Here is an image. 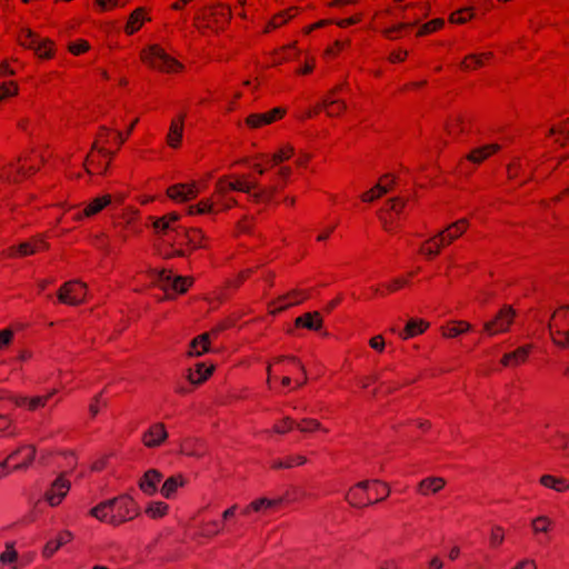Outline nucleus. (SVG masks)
Returning a JSON list of instances; mask_svg holds the SVG:
<instances>
[{"instance_id": "c85d7f7f", "label": "nucleus", "mask_w": 569, "mask_h": 569, "mask_svg": "<svg viewBox=\"0 0 569 569\" xmlns=\"http://www.w3.org/2000/svg\"><path fill=\"white\" fill-rule=\"evenodd\" d=\"M22 452L24 453V458L21 462L14 465L12 467V470H24L29 468V466L32 463V461L36 458V447L32 445H27L21 447Z\"/></svg>"}, {"instance_id": "052dcab7", "label": "nucleus", "mask_w": 569, "mask_h": 569, "mask_svg": "<svg viewBox=\"0 0 569 569\" xmlns=\"http://www.w3.org/2000/svg\"><path fill=\"white\" fill-rule=\"evenodd\" d=\"M401 204L402 207L406 206V200L402 199V198H399V197H395V198H390L388 201H387V204H388V211H392L395 212L397 210V206L398 204Z\"/></svg>"}, {"instance_id": "39448f33", "label": "nucleus", "mask_w": 569, "mask_h": 569, "mask_svg": "<svg viewBox=\"0 0 569 569\" xmlns=\"http://www.w3.org/2000/svg\"><path fill=\"white\" fill-rule=\"evenodd\" d=\"M142 60L151 67L162 71L171 72L181 68V64L168 56L163 49L158 46H151L148 52L142 53Z\"/></svg>"}, {"instance_id": "b1692460", "label": "nucleus", "mask_w": 569, "mask_h": 569, "mask_svg": "<svg viewBox=\"0 0 569 569\" xmlns=\"http://www.w3.org/2000/svg\"><path fill=\"white\" fill-rule=\"evenodd\" d=\"M320 108L327 109V114L335 117L346 110V103L341 100L335 99L332 96L327 97L322 100Z\"/></svg>"}, {"instance_id": "49530a36", "label": "nucleus", "mask_w": 569, "mask_h": 569, "mask_svg": "<svg viewBox=\"0 0 569 569\" xmlns=\"http://www.w3.org/2000/svg\"><path fill=\"white\" fill-rule=\"evenodd\" d=\"M17 551L13 548L12 543H7L6 550L0 556V561L2 563H11L17 559Z\"/></svg>"}, {"instance_id": "f257e3e1", "label": "nucleus", "mask_w": 569, "mask_h": 569, "mask_svg": "<svg viewBox=\"0 0 569 569\" xmlns=\"http://www.w3.org/2000/svg\"><path fill=\"white\" fill-rule=\"evenodd\" d=\"M96 519L119 526L139 515L134 501L128 496H120L102 501L90 510Z\"/></svg>"}, {"instance_id": "c9c22d12", "label": "nucleus", "mask_w": 569, "mask_h": 569, "mask_svg": "<svg viewBox=\"0 0 569 569\" xmlns=\"http://www.w3.org/2000/svg\"><path fill=\"white\" fill-rule=\"evenodd\" d=\"M308 296L301 291H292L288 296H284L282 300L284 301L283 305H281L278 309H284L289 306L298 305L301 301H303Z\"/></svg>"}, {"instance_id": "cd10ccee", "label": "nucleus", "mask_w": 569, "mask_h": 569, "mask_svg": "<svg viewBox=\"0 0 569 569\" xmlns=\"http://www.w3.org/2000/svg\"><path fill=\"white\" fill-rule=\"evenodd\" d=\"M37 252V246H33V242H22L17 248L11 247L8 251H3L2 256L13 257L16 254L19 256H29Z\"/></svg>"}, {"instance_id": "f8f14e48", "label": "nucleus", "mask_w": 569, "mask_h": 569, "mask_svg": "<svg viewBox=\"0 0 569 569\" xmlns=\"http://www.w3.org/2000/svg\"><path fill=\"white\" fill-rule=\"evenodd\" d=\"M168 438V432L163 423L152 425L143 435L142 442L147 448H156L162 445Z\"/></svg>"}, {"instance_id": "a19ab883", "label": "nucleus", "mask_w": 569, "mask_h": 569, "mask_svg": "<svg viewBox=\"0 0 569 569\" xmlns=\"http://www.w3.org/2000/svg\"><path fill=\"white\" fill-rule=\"evenodd\" d=\"M531 346H522L511 352L512 365H519L527 360Z\"/></svg>"}, {"instance_id": "0eeeda50", "label": "nucleus", "mask_w": 569, "mask_h": 569, "mask_svg": "<svg viewBox=\"0 0 569 569\" xmlns=\"http://www.w3.org/2000/svg\"><path fill=\"white\" fill-rule=\"evenodd\" d=\"M21 46L34 50L41 58H50L52 56V42L49 39L39 38L30 29H22L19 36Z\"/></svg>"}, {"instance_id": "72a5a7b5", "label": "nucleus", "mask_w": 569, "mask_h": 569, "mask_svg": "<svg viewBox=\"0 0 569 569\" xmlns=\"http://www.w3.org/2000/svg\"><path fill=\"white\" fill-rule=\"evenodd\" d=\"M491 52H486L480 56L477 54H470L461 63V67L463 69H471L476 67L482 66V58L489 59L491 57Z\"/></svg>"}, {"instance_id": "423d86ee", "label": "nucleus", "mask_w": 569, "mask_h": 569, "mask_svg": "<svg viewBox=\"0 0 569 569\" xmlns=\"http://www.w3.org/2000/svg\"><path fill=\"white\" fill-rule=\"evenodd\" d=\"M516 317L511 306H503L492 320L483 323V331L489 336L507 332Z\"/></svg>"}, {"instance_id": "09e8293b", "label": "nucleus", "mask_w": 569, "mask_h": 569, "mask_svg": "<svg viewBox=\"0 0 569 569\" xmlns=\"http://www.w3.org/2000/svg\"><path fill=\"white\" fill-rule=\"evenodd\" d=\"M550 526V521L546 517H538L532 521V528L535 532H547Z\"/></svg>"}, {"instance_id": "412c9836", "label": "nucleus", "mask_w": 569, "mask_h": 569, "mask_svg": "<svg viewBox=\"0 0 569 569\" xmlns=\"http://www.w3.org/2000/svg\"><path fill=\"white\" fill-rule=\"evenodd\" d=\"M500 149V146L497 143L487 144L480 148L472 150L467 159L473 163H480L485 159H487L491 153L497 152Z\"/></svg>"}, {"instance_id": "8fccbe9b", "label": "nucleus", "mask_w": 569, "mask_h": 569, "mask_svg": "<svg viewBox=\"0 0 569 569\" xmlns=\"http://www.w3.org/2000/svg\"><path fill=\"white\" fill-rule=\"evenodd\" d=\"M291 18V16H288L287 13H280L276 16L266 27L264 32H269L270 29H274L280 27L282 23L288 21Z\"/></svg>"}, {"instance_id": "bb28decb", "label": "nucleus", "mask_w": 569, "mask_h": 569, "mask_svg": "<svg viewBox=\"0 0 569 569\" xmlns=\"http://www.w3.org/2000/svg\"><path fill=\"white\" fill-rule=\"evenodd\" d=\"M111 202L110 196L99 197L92 200L86 209L83 210V216L91 217L98 212H100L104 207H107Z\"/></svg>"}, {"instance_id": "69168bd1", "label": "nucleus", "mask_w": 569, "mask_h": 569, "mask_svg": "<svg viewBox=\"0 0 569 569\" xmlns=\"http://www.w3.org/2000/svg\"><path fill=\"white\" fill-rule=\"evenodd\" d=\"M221 530H222V527L217 521H212L207 525V535H217Z\"/></svg>"}, {"instance_id": "bf43d9fd", "label": "nucleus", "mask_w": 569, "mask_h": 569, "mask_svg": "<svg viewBox=\"0 0 569 569\" xmlns=\"http://www.w3.org/2000/svg\"><path fill=\"white\" fill-rule=\"evenodd\" d=\"M293 427H296V422L293 420L287 418L283 421V426H276L274 427V431L278 432V433H284L288 430L292 429Z\"/></svg>"}, {"instance_id": "a18cd8bd", "label": "nucleus", "mask_w": 569, "mask_h": 569, "mask_svg": "<svg viewBox=\"0 0 569 569\" xmlns=\"http://www.w3.org/2000/svg\"><path fill=\"white\" fill-rule=\"evenodd\" d=\"M211 210L212 203L210 202V200H202L198 204L189 207L190 214L211 212Z\"/></svg>"}, {"instance_id": "2f4dec72", "label": "nucleus", "mask_w": 569, "mask_h": 569, "mask_svg": "<svg viewBox=\"0 0 569 569\" xmlns=\"http://www.w3.org/2000/svg\"><path fill=\"white\" fill-rule=\"evenodd\" d=\"M168 505L162 501L152 502L149 505V507L146 509V513L153 518H161L163 517L168 511Z\"/></svg>"}, {"instance_id": "1a4fd4ad", "label": "nucleus", "mask_w": 569, "mask_h": 569, "mask_svg": "<svg viewBox=\"0 0 569 569\" xmlns=\"http://www.w3.org/2000/svg\"><path fill=\"white\" fill-rule=\"evenodd\" d=\"M86 283L78 280L66 282L58 291V299L60 302L77 306L84 301Z\"/></svg>"}, {"instance_id": "338daca9", "label": "nucleus", "mask_w": 569, "mask_h": 569, "mask_svg": "<svg viewBox=\"0 0 569 569\" xmlns=\"http://www.w3.org/2000/svg\"><path fill=\"white\" fill-rule=\"evenodd\" d=\"M443 568V561L439 557H433L430 560L429 569H442Z\"/></svg>"}, {"instance_id": "ea45409f", "label": "nucleus", "mask_w": 569, "mask_h": 569, "mask_svg": "<svg viewBox=\"0 0 569 569\" xmlns=\"http://www.w3.org/2000/svg\"><path fill=\"white\" fill-rule=\"evenodd\" d=\"M346 499L349 501L350 505L356 506V507H363V506H368V505L372 503V501L369 499L363 501V498L358 492V489L356 490L353 488L349 490V492L346 496Z\"/></svg>"}, {"instance_id": "58836bf2", "label": "nucleus", "mask_w": 569, "mask_h": 569, "mask_svg": "<svg viewBox=\"0 0 569 569\" xmlns=\"http://www.w3.org/2000/svg\"><path fill=\"white\" fill-rule=\"evenodd\" d=\"M257 186H259L257 183ZM254 202H269L272 199L271 193H268L266 188H258L251 190L250 193H247Z\"/></svg>"}, {"instance_id": "c03bdc74", "label": "nucleus", "mask_w": 569, "mask_h": 569, "mask_svg": "<svg viewBox=\"0 0 569 569\" xmlns=\"http://www.w3.org/2000/svg\"><path fill=\"white\" fill-rule=\"evenodd\" d=\"M18 93V87L14 82L0 84V101L8 97L16 96Z\"/></svg>"}, {"instance_id": "f3484780", "label": "nucleus", "mask_w": 569, "mask_h": 569, "mask_svg": "<svg viewBox=\"0 0 569 569\" xmlns=\"http://www.w3.org/2000/svg\"><path fill=\"white\" fill-rule=\"evenodd\" d=\"M445 485H446V481L443 478L430 477V478H426L419 482L418 491L423 496H427L430 492L437 493L443 488Z\"/></svg>"}, {"instance_id": "a211bd4d", "label": "nucleus", "mask_w": 569, "mask_h": 569, "mask_svg": "<svg viewBox=\"0 0 569 569\" xmlns=\"http://www.w3.org/2000/svg\"><path fill=\"white\" fill-rule=\"evenodd\" d=\"M297 327H303L309 330H319L322 326V319L319 312H307L298 317L295 321Z\"/></svg>"}, {"instance_id": "dca6fc26", "label": "nucleus", "mask_w": 569, "mask_h": 569, "mask_svg": "<svg viewBox=\"0 0 569 569\" xmlns=\"http://www.w3.org/2000/svg\"><path fill=\"white\" fill-rule=\"evenodd\" d=\"M178 220L179 216L177 213H170L168 216L157 219L153 222V228L157 233L169 236V233L177 229L176 227H173V223H176Z\"/></svg>"}, {"instance_id": "a878e982", "label": "nucleus", "mask_w": 569, "mask_h": 569, "mask_svg": "<svg viewBox=\"0 0 569 569\" xmlns=\"http://www.w3.org/2000/svg\"><path fill=\"white\" fill-rule=\"evenodd\" d=\"M540 483L547 488H551L556 491H565L569 488V481L562 478H556L550 475H545L540 478Z\"/></svg>"}, {"instance_id": "9d476101", "label": "nucleus", "mask_w": 569, "mask_h": 569, "mask_svg": "<svg viewBox=\"0 0 569 569\" xmlns=\"http://www.w3.org/2000/svg\"><path fill=\"white\" fill-rule=\"evenodd\" d=\"M70 490V482L60 475L46 492L44 498L51 507L58 506Z\"/></svg>"}, {"instance_id": "5fc2aeb1", "label": "nucleus", "mask_w": 569, "mask_h": 569, "mask_svg": "<svg viewBox=\"0 0 569 569\" xmlns=\"http://www.w3.org/2000/svg\"><path fill=\"white\" fill-rule=\"evenodd\" d=\"M89 49V43L84 40H79L77 43H71L69 46L70 52L73 54H80Z\"/></svg>"}, {"instance_id": "3c124183", "label": "nucleus", "mask_w": 569, "mask_h": 569, "mask_svg": "<svg viewBox=\"0 0 569 569\" xmlns=\"http://www.w3.org/2000/svg\"><path fill=\"white\" fill-rule=\"evenodd\" d=\"M416 22L413 23H398L391 28H388L383 31V34L389 38V39H396L398 36L396 34L397 32H399L400 30L402 29H406L410 26H413Z\"/></svg>"}, {"instance_id": "7ed1b4c3", "label": "nucleus", "mask_w": 569, "mask_h": 569, "mask_svg": "<svg viewBox=\"0 0 569 569\" xmlns=\"http://www.w3.org/2000/svg\"><path fill=\"white\" fill-rule=\"evenodd\" d=\"M231 18V11L228 7L216 4L203 8L194 17L196 27L199 30L210 29L218 32L223 29Z\"/></svg>"}, {"instance_id": "0e129e2a", "label": "nucleus", "mask_w": 569, "mask_h": 569, "mask_svg": "<svg viewBox=\"0 0 569 569\" xmlns=\"http://www.w3.org/2000/svg\"><path fill=\"white\" fill-rule=\"evenodd\" d=\"M287 462H291L292 467L295 465L301 466V465H305L307 462V458L301 456V455L291 456V457H288Z\"/></svg>"}, {"instance_id": "aec40b11", "label": "nucleus", "mask_w": 569, "mask_h": 569, "mask_svg": "<svg viewBox=\"0 0 569 569\" xmlns=\"http://www.w3.org/2000/svg\"><path fill=\"white\" fill-rule=\"evenodd\" d=\"M209 338V333H202L198 336L196 339H193L190 343V350L188 351V355L190 357H199L207 352L209 350L210 343Z\"/></svg>"}, {"instance_id": "f704fd0d", "label": "nucleus", "mask_w": 569, "mask_h": 569, "mask_svg": "<svg viewBox=\"0 0 569 569\" xmlns=\"http://www.w3.org/2000/svg\"><path fill=\"white\" fill-rule=\"evenodd\" d=\"M280 501H281V499L261 498V499H258V500L251 502L249 508H247L243 512L248 513L249 509H252L254 511H259L261 508H272V507L278 506L280 503Z\"/></svg>"}, {"instance_id": "4c0bfd02", "label": "nucleus", "mask_w": 569, "mask_h": 569, "mask_svg": "<svg viewBox=\"0 0 569 569\" xmlns=\"http://www.w3.org/2000/svg\"><path fill=\"white\" fill-rule=\"evenodd\" d=\"M183 237L186 238V243L191 246L192 248H199L200 240L203 238V234L198 229L184 230Z\"/></svg>"}, {"instance_id": "4be33fe9", "label": "nucleus", "mask_w": 569, "mask_h": 569, "mask_svg": "<svg viewBox=\"0 0 569 569\" xmlns=\"http://www.w3.org/2000/svg\"><path fill=\"white\" fill-rule=\"evenodd\" d=\"M428 328V323L423 320L411 319L407 322L403 331L399 332L402 339H409L422 333Z\"/></svg>"}, {"instance_id": "79ce46f5", "label": "nucleus", "mask_w": 569, "mask_h": 569, "mask_svg": "<svg viewBox=\"0 0 569 569\" xmlns=\"http://www.w3.org/2000/svg\"><path fill=\"white\" fill-rule=\"evenodd\" d=\"M56 390H51L47 396L33 397L28 401L30 410H36L39 407H44L47 401L56 393Z\"/></svg>"}, {"instance_id": "e433bc0d", "label": "nucleus", "mask_w": 569, "mask_h": 569, "mask_svg": "<svg viewBox=\"0 0 569 569\" xmlns=\"http://www.w3.org/2000/svg\"><path fill=\"white\" fill-rule=\"evenodd\" d=\"M296 428L305 433L312 432L315 430H322L320 422L315 419H303L300 423H296ZM323 431L327 430L323 429Z\"/></svg>"}, {"instance_id": "c756f323", "label": "nucleus", "mask_w": 569, "mask_h": 569, "mask_svg": "<svg viewBox=\"0 0 569 569\" xmlns=\"http://www.w3.org/2000/svg\"><path fill=\"white\" fill-rule=\"evenodd\" d=\"M143 21H144L143 9L138 8L137 10H134L131 13V16L129 18V21L127 23V32L130 34L136 32L142 26Z\"/></svg>"}, {"instance_id": "37998d69", "label": "nucleus", "mask_w": 569, "mask_h": 569, "mask_svg": "<svg viewBox=\"0 0 569 569\" xmlns=\"http://www.w3.org/2000/svg\"><path fill=\"white\" fill-rule=\"evenodd\" d=\"M293 154V149L291 147H286L284 149L279 150L276 152L272 158V164L276 166L287 159H289Z\"/></svg>"}, {"instance_id": "2eb2a0df", "label": "nucleus", "mask_w": 569, "mask_h": 569, "mask_svg": "<svg viewBox=\"0 0 569 569\" xmlns=\"http://www.w3.org/2000/svg\"><path fill=\"white\" fill-rule=\"evenodd\" d=\"M73 535L68 530L60 532L57 539L49 540L46 543L42 551L43 556L50 558L60 547L71 541Z\"/></svg>"}, {"instance_id": "4d7b16f0", "label": "nucleus", "mask_w": 569, "mask_h": 569, "mask_svg": "<svg viewBox=\"0 0 569 569\" xmlns=\"http://www.w3.org/2000/svg\"><path fill=\"white\" fill-rule=\"evenodd\" d=\"M490 541L492 546H498L503 541V533L500 527L492 529Z\"/></svg>"}, {"instance_id": "20e7f679", "label": "nucleus", "mask_w": 569, "mask_h": 569, "mask_svg": "<svg viewBox=\"0 0 569 569\" xmlns=\"http://www.w3.org/2000/svg\"><path fill=\"white\" fill-rule=\"evenodd\" d=\"M548 329L557 346L569 347V307H561L552 313Z\"/></svg>"}, {"instance_id": "6ab92c4d", "label": "nucleus", "mask_w": 569, "mask_h": 569, "mask_svg": "<svg viewBox=\"0 0 569 569\" xmlns=\"http://www.w3.org/2000/svg\"><path fill=\"white\" fill-rule=\"evenodd\" d=\"M213 369L212 365L208 367L206 363L199 362L196 365V371H189L188 379L193 385H200L211 376Z\"/></svg>"}, {"instance_id": "473e14b6", "label": "nucleus", "mask_w": 569, "mask_h": 569, "mask_svg": "<svg viewBox=\"0 0 569 569\" xmlns=\"http://www.w3.org/2000/svg\"><path fill=\"white\" fill-rule=\"evenodd\" d=\"M246 122L251 128H258L263 124L272 123V118L269 117V114L267 112L266 113H253L247 118Z\"/></svg>"}, {"instance_id": "603ef678", "label": "nucleus", "mask_w": 569, "mask_h": 569, "mask_svg": "<svg viewBox=\"0 0 569 569\" xmlns=\"http://www.w3.org/2000/svg\"><path fill=\"white\" fill-rule=\"evenodd\" d=\"M186 229L183 228H177L174 231H172L176 236L172 238L170 234L167 236L168 239L166 240L169 244L173 246L174 243L182 244L186 243V238L183 237V231Z\"/></svg>"}, {"instance_id": "ddd939ff", "label": "nucleus", "mask_w": 569, "mask_h": 569, "mask_svg": "<svg viewBox=\"0 0 569 569\" xmlns=\"http://www.w3.org/2000/svg\"><path fill=\"white\" fill-rule=\"evenodd\" d=\"M198 192L199 190L194 182L191 184L178 183L171 186L167 191L172 200L181 202L196 198Z\"/></svg>"}, {"instance_id": "393cba45", "label": "nucleus", "mask_w": 569, "mask_h": 569, "mask_svg": "<svg viewBox=\"0 0 569 569\" xmlns=\"http://www.w3.org/2000/svg\"><path fill=\"white\" fill-rule=\"evenodd\" d=\"M184 483V480L181 476H173V477H170L168 478L162 487H161V495L167 498V499H170L174 492L177 491V489L179 487H182Z\"/></svg>"}, {"instance_id": "e2e57ef3", "label": "nucleus", "mask_w": 569, "mask_h": 569, "mask_svg": "<svg viewBox=\"0 0 569 569\" xmlns=\"http://www.w3.org/2000/svg\"><path fill=\"white\" fill-rule=\"evenodd\" d=\"M461 121H462V119H461V118H457V119L455 120V122H452V123H450V124L448 126V132H449L450 134H453V133H456V132H458V131H459V132H460V131H462L463 129H462V127H461Z\"/></svg>"}, {"instance_id": "9b49d317", "label": "nucleus", "mask_w": 569, "mask_h": 569, "mask_svg": "<svg viewBox=\"0 0 569 569\" xmlns=\"http://www.w3.org/2000/svg\"><path fill=\"white\" fill-rule=\"evenodd\" d=\"M257 187V181H248L244 178L236 179L234 181H228L226 178H221L217 182V191L223 194L228 190L240 191L243 193H250L252 189Z\"/></svg>"}, {"instance_id": "5701e85b", "label": "nucleus", "mask_w": 569, "mask_h": 569, "mask_svg": "<svg viewBox=\"0 0 569 569\" xmlns=\"http://www.w3.org/2000/svg\"><path fill=\"white\" fill-rule=\"evenodd\" d=\"M183 131V116L179 118V120H172L168 133V143L172 148H177L182 138Z\"/></svg>"}, {"instance_id": "de8ad7c7", "label": "nucleus", "mask_w": 569, "mask_h": 569, "mask_svg": "<svg viewBox=\"0 0 569 569\" xmlns=\"http://www.w3.org/2000/svg\"><path fill=\"white\" fill-rule=\"evenodd\" d=\"M443 26V20L435 19L426 24H423L418 31V36H423L439 29Z\"/></svg>"}, {"instance_id": "13d9d810", "label": "nucleus", "mask_w": 569, "mask_h": 569, "mask_svg": "<svg viewBox=\"0 0 569 569\" xmlns=\"http://www.w3.org/2000/svg\"><path fill=\"white\" fill-rule=\"evenodd\" d=\"M13 332L10 329L0 331V348L8 346L11 342Z\"/></svg>"}, {"instance_id": "774afa93", "label": "nucleus", "mask_w": 569, "mask_h": 569, "mask_svg": "<svg viewBox=\"0 0 569 569\" xmlns=\"http://www.w3.org/2000/svg\"><path fill=\"white\" fill-rule=\"evenodd\" d=\"M515 569H537L533 561L523 560L519 562Z\"/></svg>"}, {"instance_id": "4468645a", "label": "nucleus", "mask_w": 569, "mask_h": 569, "mask_svg": "<svg viewBox=\"0 0 569 569\" xmlns=\"http://www.w3.org/2000/svg\"><path fill=\"white\" fill-rule=\"evenodd\" d=\"M162 475L156 469L148 470L139 482L140 489L147 495H153L158 490V483L161 481Z\"/></svg>"}, {"instance_id": "680f3d73", "label": "nucleus", "mask_w": 569, "mask_h": 569, "mask_svg": "<svg viewBox=\"0 0 569 569\" xmlns=\"http://www.w3.org/2000/svg\"><path fill=\"white\" fill-rule=\"evenodd\" d=\"M370 347L375 350L382 351L385 348V341L381 336L373 337L370 339Z\"/></svg>"}, {"instance_id": "7c9ffc66", "label": "nucleus", "mask_w": 569, "mask_h": 569, "mask_svg": "<svg viewBox=\"0 0 569 569\" xmlns=\"http://www.w3.org/2000/svg\"><path fill=\"white\" fill-rule=\"evenodd\" d=\"M471 329L470 323L466 321H457L452 326H448L443 328V336L448 338L457 337L463 332H467Z\"/></svg>"}, {"instance_id": "6e6d98bb", "label": "nucleus", "mask_w": 569, "mask_h": 569, "mask_svg": "<svg viewBox=\"0 0 569 569\" xmlns=\"http://www.w3.org/2000/svg\"><path fill=\"white\" fill-rule=\"evenodd\" d=\"M181 452L187 456L200 457L202 452L191 446V441H187L181 446Z\"/></svg>"}, {"instance_id": "6e6552de", "label": "nucleus", "mask_w": 569, "mask_h": 569, "mask_svg": "<svg viewBox=\"0 0 569 569\" xmlns=\"http://www.w3.org/2000/svg\"><path fill=\"white\" fill-rule=\"evenodd\" d=\"M154 281L164 290L169 289L174 292L183 293L187 291L188 287L192 283L191 278L182 277V276H173L168 270H158L153 272Z\"/></svg>"}, {"instance_id": "f03ea898", "label": "nucleus", "mask_w": 569, "mask_h": 569, "mask_svg": "<svg viewBox=\"0 0 569 569\" xmlns=\"http://www.w3.org/2000/svg\"><path fill=\"white\" fill-rule=\"evenodd\" d=\"M468 226L469 222L465 218L450 223L436 236L431 237L427 241V244L421 247L420 252L429 258L438 256L440 253V249L462 236Z\"/></svg>"}, {"instance_id": "864d4df0", "label": "nucleus", "mask_w": 569, "mask_h": 569, "mask_svg": "<svg viewBox=\"0 0 569 569\" xmlns=\"http://www.w3.org/2000/svg\"><path fill=\"white\" fill-rule=\"evenodd\" d=\"M470 10H471L470 8H466V9L459 10L456 13H452L451 17H450V21L453 22V23H465L467 20H469L472 17V14L469 13L466 17V16H463V13L465 12H469Z\"/></svg>"}]
</instances>
